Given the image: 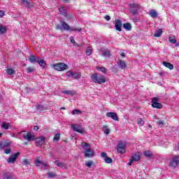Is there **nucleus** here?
I'll return each instance as SVG.
<instances>
[{
  "label": "nucleus",
  "mask_w": 179,
  "mask_h": 179,
  "mask_svg": "<svg viewBox=\"0 0 179 179\" xmlns=\"http://www.w3.org/2000/svg\"><path fill=\"white\" fill-rule=\"evenodd\" d=\"M81 148L85 150L84 156L85 157H93L94 155V150L90 149V145L86 142L81 143Z\"/></svg>",
  "instance_id": "obj_1"
},
{
  "label": "nucleus",
  "mask_w": 179,
  "mask_h": 179,
  "mask_svg": "<svg viewBox=\"0 0 179 179\" xmlns=\"http://www.w3.org/2000/svg\"><path fill=\"white\" fill-rule=\"evenodd\" d=\"M91 79L92 82L99 85H101L106 82V78L103 76L101 75L100 73L92 74Z\"/></svg>",
  "instance_id": "obj_2"
},
{
  "label": "nucleus",
  "mask_w": 179,
  "mask_h": 179,
  "mask_svg": "<svg viewBox=\"0 0 179 179\" xmlns=\"http://www.w3.org/2000/svg\"><path fill=\"white\" fill-rule=\"evenodd\" d=\"M52 67L57 71H64L69 68L67 64L63 62H60L56 64H52Z\"/></svg>",
  "instance_id": "obj_3"
},
{
  "label": "nucleus",
  "mask_w": 179,
  "mask_h": 179,
  "mask_svg": "<svg viewBox=\"0 0 179 179\" xmlns=\"http://www.w3.org/2000/svg\"><path fill=\"white\" fill-rule=\"evenodd\" d=\"M179 165V156L173 157L171 162H169V167L172 168L173 169L178 167Z\"/></svg>",
  "instance_id": "obj_4"
},
{
  "label": "nucleus",
  "mask_w": 179,
  "mask_h": 179,
  "mask_svg": "<svg viewBox=\"0 0 179 179\" xmlns=\"http://www.w3.org/2000/svg\"><path fill=\"white\" fill-rule=\"evenodd\" d=\"M139 6H140V4H136V3L129 4L130 13H132L133 15H136L137 14H138Z\"/></svg>",
  "instance_id": "obj_5"
},
{
  "label": "nucleus",
  "mask_w": 179,
  "mask_h": 179,
  "mask_svg": "<svg viewBox=\"0 0 179 179\" xmlns=\"http://www.w3.org/2000/svg\"><path fill=\"white\" fill-rule=\"evenodd\" d=\"M125 143L120 141L117 143V150L120 154H124L127 152Z\"/></svg>",
  "instance_id": "obj_6"
},
{
  "label": "nucleus",
  "mask_w": 179,
  "mask_h": 179,
  "mask_svg": "<svg viewBox=\"0 0 179 179\" xmlns=\"http://www.w3.org/2000/svg\"><path fill=\"white\" fill-rule=\"evenodd\" d=\"M141 159V155L140 152H136L134 153V155L131 157L129 159V162L127 164L129 166H132L133 162H136L140 161Z\"/></svg>",
  "instance_id": "obj_7"
},
{
  "label": "nucleus",
  "mask_w": 179,
  "mask_h": 179,
  "mask_svg": "<svg viewBox=\"0 0 179 179\" xmlns=\"http://www.w3.org/2000/svg\"><path fill=\"white\" fill-rule=\"evenodd\" d=\"M152 106L153 108H157V109H162L163 106L162 103H159V98L157 97H153L152 99Z\"/></svg>",
  "instance_id": "obj_8"
},
{
  "label": "nucleus",
  "mask_w": 179,
  "mask_h": 179,
  "mask_svg": "<svg viewBox=\"0 0 179 179\" xmlns=\"http://www.w3.org/2000/svg\"><path fill=\"white\" fill-rule=\"evenodd\" d=\"M20 155V152L14 153L9 158H8L7 163L8 164H14V163H15L16 160L19 158Z\"/></svg>",
  "instance_id": "obj_9"
},
{
  "label": "nucleus",
  "mask_w": 179,
  "mask_h": 179,
  "mask_svg": "<svg viewBox=\"0 0 179 179\" xmlns=\"http://www.w3.org/2000/svg\"><path fill=\"white\" fill-rule=\"evenodd\" d=\"M62 29H64L66 31H69V30H71V31H82V29H77V28L71 29L70 27V26L68 25L67 23H66V22H62Z\"/></svg>",
  "instance_id": "obj_10"
},
{
  "label": "nucleus",
  "mask_w": 179,
  "mask_h": 179,
  "mask_svg": "<svg viewBox=\"0 0 179 179\" xmlns=\"http://www.w3.org/2000/svg\"><path fill=\"white\" fill-rule=\"evenodd\" d=\"M99 55L103 57H111V52L108 49L100 48Z\"/></svg>",
  "instance_id": "obj_11"
},
{
  "label": "nucleus",
  "mask_w": 179,
  "mask_h": 179,
  "mask_svg": "<svg viewBox=\"0 0 179 179\" xmlns=\"http://www.w3.org/2000/svg\"><path fill=\"white\" fill-rule=\"evenodd\" d=\"M23 139L26 140L28 142H31L35 140V136L32 135L31 132L23 134H22Z\"/></svg>",
  "instance_id": "obj_12"
},
{
  "label": "nucleus",
  "mask_w": 179,
  "mask_h": 179,
  "mask_svg": "<svg viewBox=\"0 0 179 179\" xmlns=\"http://www.w3.org/2000/svg\"><path fill=\"white\" fill-rule=\"evenodd\" d=\"M71 128L75 132H78L80 134H84L85 132V130L83 128L77 124H72Z\"/></svg>",
  "instance_id": "obj_13"
},
{
  "label": "nucleus",
  "mask_w": 179,
  "mask_h": 179,
  "mask_svg": "<svg viewBox=\"0 0 179 179\" xmlns=\"http://www.w3.org/2000/svg\"><path fill=\"white\" fill-rule=\"evenodd\" d=\"M35 143H36L37 146H41L45 143V136H41L38 137L37 138H35Z\"/></svg>",
  "instance_id": "obj_14"
},
{
  "label": "nucleus",
  "mask_w": 179,
  "mask_h": 179,
  "mask_svg": "<svg viewBox=\"0 0 179 179\" xmlns=\"http://www.w3.org/2000/svg\"><path fill=\"white\" fill-rule=\"evenodd\" d=\"M122 21L119 19H115V29L117 31H122Z\"/></svg>",
  "instance_id": "obj_15"
},
{
  "label": "nucleus",
  "mask_w": 179,
  "mask_h": 179,
  "mask_svg": "<svg viewBox=\"0 0 179 179\" xmlns=\"http://www.w3.org/2000/svg\"><path fill=\"white\" fill-rule=\"evenodd\" d=\"M106 115V117H110L115 121H118V117L116 113L108 112Z\"/></svg>",
  "instance_id": "obj_16"
},
{
  "label": "nucleus",
  "mask_w": 179,
  "mask_h": 179,
  "mask_svg": "<svg viewBox=\"0 0 179 179\" xmlns=\"http://www.w3.org/2000/svg\"><path fill=\"white\" fill-rule=\"evenodd\" d=\"M36 63L43 69H45L47 66L46 62L41 57H37Z\"/></svg>",
  "instance_id": "obj_17"
},
{
  "label": "nucleus",
  "mask_w": 179,
  "mask_h": 179,
  "mask_svg": "<svg viewBox=\"0 0 179 179\" xmlns=\"http://www.w3.org/2000/svg\"><path fill=\"white\" fill-rule=\"evenodd\" d=\"M117 66L119 68L124 69L127 68V64L124 61H122L121 59H118L117 61Z\"/></svg>",
  "instance_id": "obj_18"
},
{
  "label": "nucleus",
  "mask_w": 179,
  "mask_h": 179,
  "mask_svg": "<svg viewBox=\"0 0 179 179\" xmlns=\"http://www.w3.org/2000/svg\"><path fill=\"white\" fill-rule=\"evenodd\" d=\"M149 15L152 18H157L158 17V13L157 10L152 9L149 10Z\"/></svg>",
  "instance_id": "obj_19"
},
{
  "label": "nucleus",
  "mask_w": 179,
  "mask_h": 179,
  "mask_svg": "<svg viewBox=\"0 0 179 179\" xmlns=\"http://www.w3.org/2000/svg\"><path fill=\"white\" fill-rule=\"evenodd\" d=\"M34 164H35V166H36V167H39V164H41L44 167H48V165L47 164L44 163L42 161H40L39 159L35 160Z\"/></svg>",
  "instance_id": "obj_20"
},
{
  "label": "nucleus",
  "mask_w": 179,
  "mask_h": 179,
  "mask_svg": "<svg viewBox=\"0 0 179 179\" xmlns=\"http://www.w3.org/2000/svg\"><path fill=\"white\" fill-rule=\"evenodd\" d=\"M22 3L24 4V6L26 8H31L32 7H34V5L29 3V2L27 0H22Z\"/></svg>",
  "instance_id": "obj_21"
},
{
  "label": "nucleus",
  "mask_w": 179,
  "mask_h": 179,
  "mask_svg": "<svg viewBox=\"0 0 179 179\" xmlns=\"http://www.w3.org/2000/svg\"><path fill=\"white\" fill-rule=\"evenodd\" d=\"M3 179H15L13 174L10 173H6L3 174Z\"/></svg>",
  "instance_id": "obj_22"
},
{
  "label": "nucleus",
  "mask_w": 179,
  "mask_h": 179,
  "mask_svg": "<svg viewBox=\"0 0 179 179\" xmlns=\"http://www.w3.org/2000/svg\"><path fill=\"white\" fill-rule=\"evenodd\" d=\"M143 155H144V156L148 159H150L152 157V152L150 150H145L143 152Z\"/></svg>",
  "instance_id": "obj_23"
},
{
  "label": "nucleus",
  "mask_w": 179,
  "mask_h": 179,
  "mask_svg": "<svg viewBox=\"0 0 179 179\" xmlns=\"http://www.w3.org/2000/svg\"><path fill=\"white\" fill-rule=\"evenodd\" d=\"M164 66L168 68L169 69L173 70L174 69L173 64H171L169 62H163Z\"/></svg>",
  "instance_id": "obj_24"
},
{
  "label": "nucleus",
  "mask_w": 179,
  "mask_h": 179,
  "mask_svg": "<svg viewBox=\"0 0 179 179\" xmlns=\"http://www.w3.org/2000/svg\"><path fill=\"white\" fill-rule=\"evenodd\" d=\"M59 11L62 15H66V14L67 13L66 8L63 7L62 6H60L59 7Z\"/></svg>",
  "instance_id": "obj_25"
},
{
  "label": "nucleus",
  "mask_w": 179,
  "mask_h": 179,
  "mask_svg": "<svg viewBox=\"0 0 179 179\" xmlns=\"http://www.w3.org/2000/svg\"><path fill=\"white\" fill-rule=\"evenodd\" d=\"M29 61L31 64H35L37 62V58L36 57L35 55H30L29 57Z\"/></svg>",
  "instance_id": "obj_26"
},
{
  "label": "nucleus",
  "mask_w": 179,
  "mask_h": 179,
  "mask_svg": "<svg viewBox=\"0 0 179 179\" xmlns=\"http://www.w3.org/2000/svg\"><path fill=\"white\" fill-rule=\"evenodd\" d=\"M10 145V143L9 142H4L0 143V150H3L5 148H8Z\"/></svg>",
  "instance_id": "obj_27"
},
{
  "label": "nucleus",
  "mask_w": 179,
  "mask_h": 179,
  "mask_svg": "<svg viewBox=\"0 0 179 179\" xmlns=\"http://www.w3.org/2000/svg\"><path fill=\"white\" fill-rule=\"evenodd\" d=\"M162 33H163L162 29H158V30H157L155 33H154V37L159 38L162 36Z\"/></svg>",
  "instance_id": "obj_28"
},
{
  "label": "nucleus",
  "mask_w": 179,
  "mask_h": 179,
  "mask_svg": "<svg viewBox=\"0 0 179 179\" xmlns=\"http://www.w3.org/2000/svg\"><path fill=\"white\" fill-rule=\"evenodd\" d=\"M123 29H125L127 31H131L132 29L131 23L123 24Z\"/></svg>",
  "instance_id": "obj_29"
},
{
  "label": "nucleus",
  "mask_w": 179,
  "mask_h": 179,
  "mask_svg": "<svg viewBox=\"0 0 179 179\" xmlns=\"http://www.w3.org/2000/svg\"><path fill=\"white\" fill-rule=\"evenodd\" d=\"M81 76H82V75H81L80 73L74 72V73H73V76H71V78H72L73 79H76V80H78V79L80 78Z\"/></svg>",
  "instance_id": "obj_30"
},
{
  "label": "nucleus",
  "mask_w": 179,
  "mask_h": 179,
  "mask_svg": "<svg viewBox=\"0 0 179 179\" xmlns=\"http://www.w3.org/2000/svg\"><path fill=\"white\" fill-rule=\"evenodd\" d=\"M59 139H60V134L59 133L55 134L53 137V142L54 143L59 142Z\"/></svg>",
  "instance_id": "obj_31"
},
{
  "label": "nucleus",
  "mask_w": 179,
  "mask_h": 179,
  "mask_svg": "<svg viewBox=\"0 0 179 179\" xmlns=\"http://www.w3.org/2000/svg\"><path fill=\"white\" fill-rule=\"evenodd\" d=\"M6 27H3V25H0V34H4L6 32Z\"/></svg>",
  "instance_id": "obj_32"
},
{
  "label": "nucleus",
  "mask_w": 179,
  "mask_h": 179,
  "mask_svg": "<svg viewBox=\"0 0 179 179\" xmlns=\"http://www.w3.org/2000/svg\"><path fill=\"white\" fill-rule=\"evenodd\" d=\"M6 73H8V75L9 76H13L14 74H15V71L13 70V69H7L6 70Z\"/></svg>",
  "instance_id": "obj_33"
},
{
  "label": "nucleus",
  "mask_w": 179,
  "mask_h": 179,
  "mask_svg": "<svg viewBox=\"0 0 179 179\" xmlns=\"http://www.w3.org/2000/svg\"><path fill=\"white\" fill-rule=\"evenodd\" d=\"M96 70L99 71L100 72L103 73H106L108 71L105 67H96Z\"/></svg>",
  "instance_id": "obj_34"
},
{
  "label": "nucleus",
  "mask_w": 179,
  "mask_h": 179,
  "mask_svg": "<svg viewBox=\"0 0 179 179\" xmlns=\"http://www.w3.org/2000/svg\"><path fill=\"white\" fill-rule=\"evenodd\" d=\"M103 160H105L106 163L108 164H110L113 163L112 158H110L109 157L103 158Z\"/></svg>",
  "instance_id": "obj_35"
},
{
  "label": "nucleus",
  "mask_w": 179,
  "mask_h": 179,
  "mask_svg": "<svg viewBox=\"0 0 179 179\" xmlns=\"http://www.w3.org/2000/svg\"><path fill=\"white\" fill-rule=\"evenodd\" d=\"M71 114H72L73 115H80V114H82V111H81L80 110H79V109H75L74 110H73V111L71 112Z\"/></svg>",
  "instance_id": "obj_36"
},
{
  "label": "nucleus",
  "mask_w": 179,
  "mask_h": 179,
  "mask_svg": "<svg viewBox=\"0 0 179 179\" xmlns=\"http://www.w3.org/2000/svg\"><path fill=\"white\" fill-rule=\"evenodd\" d=\"M36 110L40 111L41 113H42L43 111L45 110V108L42 105H37L36 106Z\"/></svg>",
  "instance_id": "obj_37"
},
{
  "label": "nucleus",
  "mask_w": 179,
  "mask_h": 179,
  "mask_svg": "<svg viewBox=\"0 0 179 179\" xmlns=\"http://www.w3.org/2000/svg\"><path fill=\"white\" fill-rule=\"evenodd\" d=\"M63 93L64 94H67V95H73L75 94V92L72 91V90H64L63 91Z\"/></svg>",
  "instance_id": "obj_38"
},
{
  "label": "nucleus",
  "mask_w": 179,
  "mask_h": 179,
  "mask_svg": "<svg viewBox=\"0 0 179 179\" xmlns=\"http://www.w3.org/2000/svg\"><path fill=\"white\" fill-rule=\"evenodd\" d=\"M54 164H55L57 167H61V168L65 167V164H63L62 162H59V161H55Z\"/></svg>",
  "instance_id": "obj_39"
},
{
  "label": "nucleus",
  "mask_w": 179,
  "mask_h": 179,
  "mask_svg": "<svg viewBox=\"0 0 179 179\" xmlns=\"http://www.w3.org/2000/svg\"><path fill=\"white\" fill-rule=\"evenodd\" d=\"M10 124L8 122H3L1 125L2 128L3 129H9Z\"/></svg>",
  "instance_id": "obj_40"
},
{
  "label": "nucleus",
  "mask_w": 179,
  "mask_h": 179,
  "mask_svg": "<svg viewBox=\"0 0 179 179\" xmlns=\"http://www.w3.org/2000/svg\"><path fill=\"white\" fill-rule=\"evenodd\" d=\"M103 134H105L106 135H108L110 134V129L108 126H105L103 127Z\"/></svg>",
  "instance_id": "obj_41"
},
{
  "label": "nucleus",
  "mask_w": 179,
  "mask_h": 179,
  "mask_svg": "<svg viewBox=\"0 0 179 179\" xmlns=\"http://www.w3.org/2000/svg\"><path fill=\"white\" fill-rule=\"evenodd\" d=\"M169 41L172 44H176L177 43V40L175 38H173V37L169 36Z\"/></svg>",
  "instance_id": "obj_42"
},
{
  "label": "nucleus",
  "mask_w": 179,
  "mask_h": 179,
  "mask_svg": "<svg viewBox=\"0 0 179 179\" xmlns=\"http://www.w3.org/2000/svg\"><path fill=\"white\" fill-rule=\"evenodd\" d=\"M48 177L49 178H55V177H56V174L54 172H49V173H48Z\"/></svg>",
  "instance_id": "obj_43"
},
{
  "label": "nucleus",
  "mask_w": 179,
  "mask_h": 179,
  "mask_svg": "<svg viewBox=\"0 0 179 179\" xmlns=\"http://www.w3.org/2000/svg\"><path fill=\"white\" fill-rule=\"evenodd\" d=\"M138 124L143 127L144 124V121L143 120L142 118H138Z\"/></svg>",
  "instance_id": "obj_44"
},
{
  "label": "nucleus",
  "mask_w": 179,
  "mask_h": 179,
  "mask_svg": "<svg viewBox=\"0 0 179 179\" xmlns=\"http://www.w3.org/2000/svg\"><path fill=\"white\" fill-rule=\"evenodd\" d=\"M75 72L72 71H67V73H66V76H68V77H71L73 76V73Z\"/></svg>",
  "instance_id": "obj_45"
},
{
  "label": "nucleus",
  "mask_w": 179,
  "mask_h": 179,
  "mask_svg": "<svg viewBox=\"0 0 179 179\" xmlns=\"http://www.w3.org/2000/svg\"><path fill=\"white\" fill-rule=\"evenodd\" d=\"M63 16H64V17L67 20H71L73 16L71 14H65V15H63Z\"/></svg>",
  "instance_id": "obj_46"
},
{
  "label": "nucleus",
  "mask_w": 179,
  "mask_h": 179,
  "mask_svg": "<svg viewBox=\"0 0 179 179\" xmlns=\"http://www.w3.org/2000/svg\"><path fill=\"white\" fill-rule=\"evenodd\" d=\"M91 54H92V50L90 48H87L86 50V55L87 56H90Z\"/></svg>",
  "instance_id": "obj_47"
},
{
  "label": "nucleus",
  "mask_w": 179,
  "mask_h": 179,
  "mask_svg": "<svg viewBox=\"0 0 179 179\" xmlns=\"http://www.w3.org/2000/svg\"><path fill=\"white\" fill-rule=\"evenodd\" d=\"M34 71H35L34 68H32V67H29L26 70L27 73H33L34 72Z\"/></svg>",
  "instance_id": "obj_48"
},
{
  "label": "nucleus",
  "mask_w": 179,
  "mask_h": 179,
  "mask_svg": "<svg viewBox=\"0 0 179 179\" xmlns=\"http://www.w3.org/2000/svg\"><path fill=\"white\" fill-rule=\"evenodd\" d=\"M12 152V150L10 148L4 149V154L9 155Z\"/></svg>",
  "instance_id": "obj_49"
},
{
  "label": "nucleus",
  "mask_w": 179,
  "mask_h": 179,
  "mask_svg": "<svg viewBox=\"0 0 179 179\" xmlns=\"http://www.w3.org/2000/svg\"><path fill=\"white\" fill-rule=\"evenodd\" d=\"M93 164V162H91V161H89V162H86V166L87 167H91Z\"/></svg>",
  "instance_id": "obj_50"
},
{
  "label": "nucleus",
  "mask_w": 179,
  "mask_h": 179,
  "mask_svg": "<svg viewBox=\"0 0 179 179\" xmlns=\"http://www.w3.org/2000/svg\"><path fill=\"white\" fill-rule=\"evenodd\" d=\"M29 162L28 159H24L23 160V165L29 166Z\"/></svg>",
  "instance_id": "obj_51"
},
{
  "label": "nucleus",
  "mask_w": 179,
  "mask_h": 179,
  "mask_svg": "<svg viewBox=\"0 0 179 179\" xmlns=\"http://www.w3.org/2000/svg\"><path fill=\"white\" fill-rule=\"evenodd\" d=\"M5 16V13L3 10H0V18L3 17Z\"/></svg>",
  "instance_id": "obj_52"
},
{
  "label": "nucleus",
  "mask_w": 179,
  "mask_h": 179,
  "mask_svg": "<svg viewBox=\"0 0 179 179\" xmlns=\"http://www.w3.org/2000/svg\"><path fill=\"white\" fill-rule=\"evenodd\" d=\"M101 157L104 158L108 157L106 152H101Z\"/></svg>",
  "instance_id": "obj_53"
},
{
  "label": "nucleus",
  "mask_w": 179,
  "mask_h": 179,
  "mask_svg": "<svg viewBox=\"0 0 179 179\" xmlns=\"http://www.w3.org/2000/svg\"><path fill=\"white\" fill-rule=\"evenodd\" d=\"M56 29H57L62 30V25L57 24V25H56Z\"/></svg>",
  "instance_id": "obj_54"
},
{
  "label": "nucleus",
  "mask_w": 179,
  "mask_h": 179,
  "mask_svg": "<svg viewBox=\"0 0 179 179\" xmlns=\"http://www.w3.org/2000/svg\"><path fill=\"white\" fill-rule=\"evenodd\" d=\"M38 129H39L38 126H34V131H38Z\"/></svg>",
  "instance_id": "obj_55"
},
{
  "label": "nucleus",
  "mask_w": 179,
  "mask_h": 179,
  "mask_svg": "<svg viewBox=\"0 0 179 179\" xmlns=\"http://www.w3.org/2000/svg\"><path fill=\"white\" fill-rule=\"evenodd\" d=\"M105 19L106 20V21H110V20H111V17H110L109 15H106L105 17Z\"/></svg>",
  "instance_id": "obj_56"
},
{
  "label": "nucleus",
  "mask_w": 179,
  "mask_h": 179,
  "mask_svg": "<svg viewBox=\"0 0 179 179\" xmlns=\"http://www.w3.org/2000/svg\"><path fill=\"white\" fill-rule=\"evenodd\" d=\"M71 43L73 44H75V43H76L73 36L71 37Z\"/></svg>",
  "instance_id": "obj_57"
},
{
  "label": "nucleus",
  "mask_w": 179,
  "mask_h": 179,
  "mask_svg": "<svg viewBox=\"0 0 179 179\" xmlns=\"http://www.w3.org/2000/svg\"><path fill=\"white\" fill-rule=\"evenodd\" d=\"M158 125H164V121L163 120H159L158 121Z\"/></svg>",
  "instance_id": "obj_58"
},
{
  "label": "nucleus",
  "mask_w": 179,
  "mask_h": 179,
  "mask_svg": "<svg viewBox=\"0 0 179 179\" xmlns=\"http://www.w3.org/2000/svg\"><path fill=\"white\" fill-rule=\"evenodd\" d=\"M13 137L16 138H18V139L20 138L19 136H18V135H16L15 133H13Z\"/></svg>",
  "instance_id": "obj_59"
},
{
  "label": "nucleus",
  "mask_w": 179,
  "mask_h": 179,
  "mask_svg": "<svg viewBox=\"0 0 179 179\" xmlns=\"http://www.w3.org/2000/svg\"><path fill=\"white\" fill-rule=\"evenodd\" d=\"M64 3H70L71 0H62Z\"/></svg>",
  "instance_id": "obj_60"
},
{
  "label": "nucleus",
  "mask_w": 179,
  "mask_h": 179,
  "mask_svg": "<svg viewBox=\"0 0 179 179\" xmlns=\"http://www.w3.org/2000/svg\"><path fill=\"white\" fill-rule=\"evenodd\" d=\"M164 71H162V72H160L159 73V75L160 76H164Z\"/></svg>",
  "instance_id": "obj_61"
},
{
  "label": "nucleus",
  "mask_w": 179,
  "mask_h": 179,
  "mask_svg": "<svg viewBox=\"0 0 179 179\" xmlns=\"http://www.w3.org/2000/svg\"><path fill=\"white\" fill-rule=\"evenodd\" d=\"M25 132H26V131H22L21 132L17 133V135L19 136H20L21 134L25 133Z\"/></svg>",
  "instance_id": "obj_62"
},
{
  "label": "nucleus",
  "mask_w": 179,
  "mask_h": 179,
  "mask_svg": "<svg viewBox=\"0 0 179 179\" xmlns=\"http://www.w3.org/2000/svg\"><path fill=\"white\" fill-rule=\"evenodd\" d=\"M121 57H125V53H124V52H122V53H121Z\"/></svg>",
  "instance_id": "obj_63"
},
{
  "label": "nucleus",
  "mask_w": 179,
  "mask_h": 179,
  "mask_svg": "<svg viewBox=\"0 0 179 179\" xmlns=\"http://www.w3.org/2000/svg\"><path fill=\"white\" fill-rule=\"evenodd\" d=\"M23 145H28V143H27V142H24V143H23Z\"/></svg>",
  "instance_id": "obj_64"
}]
</instances>
